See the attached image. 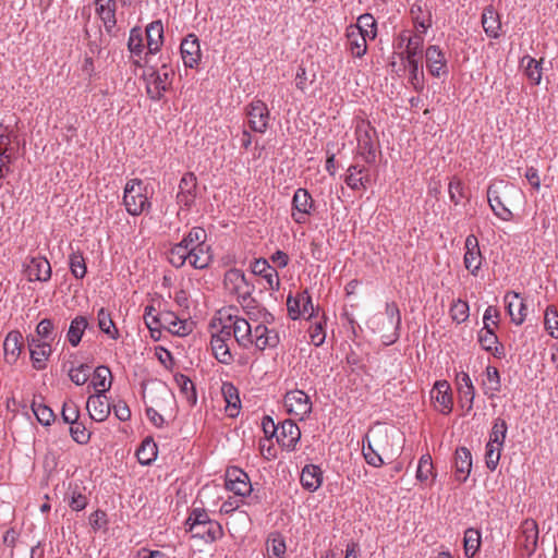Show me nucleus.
<instances>
[{"mask_svg":"<svg viewBox=\"0 0 558 558\" xmlns=\"http://www.w3.org/2000/svg\"><path fill=\"white\" fill-rule=\"evenodd\" d=\"M520 195V190L502 180L492 183L487 189L488 204L493 213L504 221H510L513 218V214L506 202L509 201V197Z\"/></svg>","mask_w":558,"mask_h":558,"instance_id":"f257e3e1","label":"nucleus"},{"mask_svg":"<svg viewBox=\"0 0 558 558\" xmlns=\"http://www.w3.org/2000/svg\"><path fill=\"white\" fill-rule=\"evenodd\" d=\"M123 204L132 216H140L148 211L151 203L147 196V185L141 179H131L124 186Z\"/></svg>","mask_w":558,"mask_h":558,"instance_id":"f03ea898","label":"nucleus"},{"mask_svg":"<svg viewBox=\"0 0 558 558\" xmlns=\"http://www.w3.org/2000/svg\"><path fill=\"white\" fill-rule=\"evenodd\" d=\"M173 75V70L166 63H162L160 69H153L146 87L148 97L151 100L159 101L168 90Z\"/></svg>","mask_w":558,"mask_h":558,"instance_id":"7ed1b4c3","label":"nucleus"},{"mask_svg":"<svg viewBox=\"0 0 558 558\" xmlns=\"http://www.w3.org/2000/svg\"><path fill=\"white\" fill-rule=\"evenodd\" d=\"M315 202L306 189L299 187L292 198L291 217L298 225H305L308 217L315 210Z\"/></svg>","mask_w":558,"mask_h":558,"instance_id":"20e7f679","label":"nucleus"},{"mask_svg":"<svg viewBox=\"0 0 558 558\" xmlns=\"http://www.w3.org/2000/svg\"><path fill=\"white\" fill-rule=\"evenodd\" d=\"M284 407L288 413L299 416L303 420L312 412V402L310 397L303 390H291L284 396Z\"/></svg>","mask_w":558,"mask_h":558,"instance_id":"39448f33","label":"nucleus"},{"mask_svg":"<svg viewBox=\"0 0 558 558\" xmlns=\"http://www.w3.org/2000/svg\"><path fill=\"white\" fill-rule=\"evenodd\" d=\"M376 131L369 123L356 128L357 147L365 162L374 163L376 161V148L374 136Z\"/></svg>","mask_w":558,"mask_h":558,"instance_id":"423d86ee","label":"nucleus"},{"mask_svg":"<svg viewBox=\"0 0 558 558\" xmlns=\"http://www.w3.org/2000/svg\"><path fill=\"white\" fill-rule=\"evenodd\" d=\"M246 114L248 117V125L252 131L257 133H265L269 124V110L266 104L262 100H253L246 107Z\"/></svg>","mask_w":558,"mask_h":558,"instance_id":"0eeeda50","label":"nucleus"},{"mask_svg":"<svg viewBox=\"0 0 558 558\" xmlns=\"http://www.w3.org/2000/svg\"><path fill=\"white\" fill-rule=\"evenodd\" d=\"M226 488L241 497L248 496L253 490L248 475L236 466L227 470Z\"/></svg>","mask_w":558,"mask_h":558,"instance_id":"6e6552de","label":"nucleus"},{"mask_svg":"<svg viewBox=\"0 0 558 558\" xmlns=\"http://www.w3.org/2000/svg\"><path fill=\"white\" fill-rule=\"evenodd\" d=\"M301 439V430L292 420H284L279 424L277 442L287 451H294Z\"/></svg>","mask_w":558,"mask_h":558,"instance_id":"1a4fd4ad","label":"nucleus"},{"mask_svg":"<svg viewBox=\"0 0 558 558\" xmlns=\"http://www.w3.org/2000/svg\"><path fill=\"white\" fill-rule=\"evenodd\" d=\"M251 270L253 276H259L266 281L265 289L277 291L280 287L279 275L277 270L271 267L267 259L258 258L252 262Z\"/></svg>","mask_w":558,"mask_h":558,"instance_id":"9d476101","label":"nucleus"},{"mask_svg":"<svg viewBox=\"0 0 558 558\" xmlns=\"http://www.w3.org/2000/svg\"><path fill=\"white\" fill-rule=\"evenodd\" d=\"M181 57L186 68H196L202 57L199 40L195 34H189L180 46Z\"/></svg>","mask_w":558,"mask_h":558,"instance_id":"9b49d317","label":"nucleus"},{"mask_svg":"<svg viewBox=\"0 0 558 558\" xmlns=\"http://www.w3.org/2000/svg\"><path fill=\"white\" fill-rule=\"evenodd\" d=\"M538 525L535 520L526 519L521 524L520 545L527 557H531L537 547Z\"/></svg>","mask_w":558,"mask_h":558,"instance_id":"f8f14e48","label":"nucleus"},{"mask_svg":"<svg viewBox=\"0 0 558 558\" xmlns=\"http://www.w3.org/2000/svg\"><path fill=\"white\" fill-rule=\"evenodd\" d=\"M430 398L436 403V409L447 415L452 411V396L450 393V386L446 380L436 381L430 391Z\"/></svg>","mask_w":558,"mask_h":558,"instance_id":"ddd939ff","label":"nucleus"},{"mask_svg":"<svg viewBox=\"0 0 558 558\" xmlns=\"http://www.w3.org/2000/svg\"><path fill=\"white\" fill-rule=\"evenodd\" d=\"M252 331L253 344L259 351H264L266 348H276L280 342L279 333L264 324H258Z\"/></svg>","mask_w":558,"mask_h":558,"instance_id":"4468645a","label":"nucleus"},{"mask_svg":"<svg viewBox=\"0 0 558 558\" xmlns=\"http://www.w3.org/2000/svg\"><path fill=\"white\" fill-rule=\"evenodd\" d=\"M86 409L92 420L104 422L111 412V405L107 401L106 395L95 393L88 397Z\"/></svg>","mask_w":558,"mask_h":558,"instance_id":"2eb2a0df","label":"nucleus"},{"mask_svg":"<svg viewBox=\"0 0 558 558\" xmlns=\"http://www.w3.org/2000/svg\"><path fill=\"white\" fill-rule=\"evenodd\" d=\"M96 13L104 23L105 31L108 35L113 36V28L117 25V2L116 0H96Z\"/></svg>","mask_w":558,"mask_h":558,"instance_id":"dca6fc26","label":"nucleus"},{"mask_svg":"<svg viewBox=\"0 0 558 558\" xmlns=\"http://www.w3.org/2000/svg\"><path fill=\"white\" fill-rule=\"evenodd\" d=\"M26 275L29 281L46 282L51 278V266L46 257H32L26 266Z\"/></svg>","mask_w":558,"mask_h":558,"instance_id":"f3484780","label":"nucleus"},{"mask_svg":"<svg viewBox=\"0 0 558 558\" xmlns=\"http://www.w3.org/2000/svg\"><path fill=\"white\" fill-rule=\"evenodd\" d=\"M228 320L231 323L233 337L238 344L244 349L250 348L253 344V331L248 322L238 316L233 318L231 315Z\"/></svg>","mask_w":558,"mask_h":558,"instance_id":"a211bd4d","label":"nucleus"},{"mask_svg":"<svg viewBox=\"0 0 558 558\" xmlns=\"http://www.w3.org/2000/svg\"><path fill=\"white\" fill-rule=\"evenodd\" d=\"M23 349V336L19 330L10 331L3 342L4 360L13 365L19 360Z\"/></svg>","mask_w":558,"mask_h":558,"instance_id":"6ab92c4d","label":"nucleus"},{"mask_svg":"<svg viewBox=\"0 0 558 558\" xmlns=\"http://www.w3.org/2000/svg\"><path fill=\"white\" fill-rule=\"evenodd\" d=\"M505 303L511 322L515 325L523 324L526 316V306L520 294L517 292H508L505 295Z\"/></svg>","mask_w":558,"mask_h":558,"instance_id":"aec40b11","label":"nucleus"},{"mask_svg":"<svg viewBox=\"0 0 558 558\" xmlns=\"http://www.w3.org/2000/svg\"><path fill=\"white\" fill-rule=\"evenodd\" d=\"M456 480L464 483L472 469V454L466 447H459L454 453Z\"/></svg>","mask_w":558,"mask_h":558,"instance_id":"412c9836","label":"nucleus"},{"mask_svg":"<svg viewBox=\"0 0 558 558\" xmlns=\"http://www.w3.org/2000/svg\"><path fill=\"white\" fill-rule=\"evenodd\" d=\"M193 537L203 539L205 543H214L223 536V530L219 522H207V524L187 529Z\"/></svg>","mask_w":558,"mask_h":558,"instance_id":"4be33fe9","label":"nucleus"},{"mask_svg":"<svg viewBox=\"0 0 558 558\" xmlns=\"http://www.w3.org/2000/svg\"><path fill=\"white\" fill-rule=\"evenodd\" d=\"M148 53L156 54L163 44V25L160 20L153 21L146 26Z\"/></svg>","mask_w":558,"mask_h":558,"instance_id":"5701e85b","label":"nucleus"},{"mask_svg":"<svg viewBox=\"0 0 558 558\" xmlns=\"http://www.w3.org/2000/svg\"><path fill=\"white\" fill-rule=\"evenodd\" d=\"M482 26L488 37L494 39L499 38L501 22L498 12L493 5L484 8L482 13Z\"/></svg>","mask_w":558,"mask_h":558,"instance_id":"b1692460","label":"nucleus"},{"mask_svg":"<svg viewBox=\"0 0 558 558\" xmlns=\"http://www.w3.org/2000/svg\"><path fill=\"white\" fill-rule=\"evenodd\" d=\"M300 482L304 489L316 492L323 483V471L318 465L306 464L302 469Z\"/></svg>","mask_w":558,"mask_h":558,"instance_id":"393cba45","label":"nucleus"},{"mask_svg":"<svg viewBox=\"0 0 558 558\" xmlns=\"http://www.w3.org/2000/svg\"><path fill=\"white\" fill-rule=\"evenodd\" d=\"M161 327L166 328L169 332L177 336H186L191 332L190 324L186 320H181L172 312L160 313Z\"/></svg>","mask_w":558,"mask_h":558,"instance_id":"a878e982","label":"nucleus"},{"mask_svg":"<svg viewBox=\"0 0 558 558\" xmlns=\"http://www.w3.org/2000/svg\"><path fill=\"white\" fill-rule=\"evenodd\" d=\"M426 65L430 74L435 77L440 76V71L446 69L447 61L439 46L432 45L426 49Z\"/></svg>","mask_w":558,"mask_h":558,"instance_id":"bb28decb","label":"nucleus"},{"mask_svg":"<svg viewBox=\"0 0 558 558\" xmlns=\"http://www.w3.org/2000/svg\"><path fill=\"white\" fill-rule=\"evenodd\" d=\"M386 315L388 317L389 323L393 327V332L390 336H387V340L384 341L385 344L395 343L400 337V328H401V314L400 310L396 302L386 303Z\"/></svg>","mask_w":558,"mask_h":558,"instance_id":"cd10ccee","label":"nucleus"},{"mask_svg":"<svg viewBox=\"0 0 558 558\" xmlns=\"http://www.w3.org/2000/svg\"><path fill=\"white\" fill-rule=\"evenodd\" d=\"M189 262L196 269H204L211 262L210 246L205 244L192 246L190 250Z\"/></svg>","mask_w":558,"mask_h":558,"instance_id":"c85d7f7f","label":"nucleus"},{"mask_svg":"<svg viewBox=\"0 0 558 558\" xmlns=\"http://www.w3.org/2000/svg\"><path fill=\"white\" fill-rule=\"evenodd\" d=\"M111 377V371L108 366H97L94 371L90 386L96 390V393L106 395V392L110 389L111 386V380H107L108 378Z\"/></svg>","mask_w":558,"mask_h":558,"instance_id":"c756f323","label":"nucleus"},{"mask_svg":"<svg viewBox=\"0 0 558 558\" xmlns=\"http://www.w3.org/2000/svg\"><path fill=\"white\" fill-rule=\"evenodd\" d=\"M158 454V447L151 437H146L136 450V457L142 465L151 464Z\"/></svg>","mask_w":558,"mask_h":558,"instance_id":"7c9ffc66","label":"nucleus"},{"mask_svg":"<svg viewBox=\"0 0 558 558\" xmlns=\"http://www.w3.org/2000/svg\"><path fill=\"white\" fill-rule=\"evenodd\" d=\"M221 392L223 395L225 401L227 402V411H229V416H236L241 404L236 387L231 383H223Z\"/></svg>","mask_w":558,"mask_h":558,"instance_id":"2f4dec72","label":"nucleus"},{"mask_svg":"<svg viewBox=\"0 0 558 558\" xmlns=\"http://www.w3.org/2000/svg\"><path fill=\"white\" fill-rule=\"evenodd\" d=\"M87 327L88 322L85 316H76L72 319L66 333V339L72 347H77L80 344Z\"/></svg>","mask_w":558,"mask_h":558,"instance_id":"473e14b6","label":"nucleus"},{"mask_svg":"<svg viewBox=\"0 0 558 558\" xmlns=\"http://www.w3.org/2000/svg\"><path fill=\"white\" fill-rule=\"evenodd\" d=\"M481 532L477 529L469 527L464 531L463 548L468 558H473L481 547Z\"/></svg>","mask_w":558,"mask_h":558,"instance_id":"72a5a7b5","label":"nucleus"},{"mask_svg":"<svg viewBox=\"0 0 558 558\" xmlns=\"http://www.w3.org/2000/svg\"><path fill=\"white\" fill-rule=\"evenodd\" d=\"M542 61L543 59L538 61L531 56H524L521 59L524 73L534 85H538L542 81Z\"/></svg>","mask_w":558,"mask_h":558,"instance_id":"f704fd0d","label":"nucleus"},{"mask_svg":"<svg viewBox=\"0 0 558 558\" xmlns=\"http://www.w3.org/2000/svg\"><path fill=\"white\" fill-rule=\"evenodd\" d=\"M174 381L180 388L181 395L186 399L190 405H195L197 395L193 381L184 374H175Z\"/></svg>","mask_w":558,"mask_h":558,"instance_id":"c9c22d12","label":"nucleus"},{"mask_svg":"<svg viewBox=\"0 0 558 558\" xmlns=\"http://www.w3.org/2000/svg\"><path fill=\"white\" fill-rule=\"evenodd\" d=\"M349 50L352 56L356 58H362L367 50L366 44V35L362 33H356L355 31L350 29L347 34Z\"/></svg>","mask_w":558,"mask_h":558,"instance_id":"e433bc0d","label":"nucleus"},{"mask_svg":"<svg viewBox=\"0 0 558 558\" xmlns=\"http://www.w3.org/2000/svg\"><path fill=\"white\" fill-rule=\"evenodd\" d=\"M423 45L424 38L422 34H415L408 38L405 47V60L407 61H421L423 58Z\"/></svg>","mask_w":558,"mask_h":558,"instance_id":"4c0bfd02","label":"nucleus"},{"mask_svg":"<svg viewBox=\"0 0 558 558\" xmlns=\"http://www.w3.org/2000/svg\"><path fill=\"white\" fill-rule=\"evenodd\" d=\"M210 345L215 357L222 364H231L233 355L231 354L228 343L219 337H211Z\"/></svg>","mask_w":558,"mask_h":558,"instance_id":"58836bf2","label":"nucleus"},{"mask_svg":"<svg viewBox=\"0 0 558 558\" xmlns=\"http://www.w3.org/2000/svg\"><path fill=\"white\" fill-rule=\"evenodd\" d=\"M97 320L99 329L111 339L117 340L120 337L119 330L116 327L110 313L104 307L98 311Z\"/></svg>","mask_w":558,"mask_h":558,"instance_id":"ea45409f","label":"nucleus"},{"mask_svg":"<svg viewBox=\"0 0 558 558\" xmlns=\"http://www.w3.org/2000/svg\"><path fill=\"white\" fill-rule=\"evenodd\" d=\"M508 432V425L507 422L501 418L497 417L494 421L490 434H489V441L490 444H497L499 447H504L506 437Z\"/></svg>","mask_w":558,"mask_h":558,"instance_id":"a19ab883","label":"nucleus"},{"mask_svg":"<svg viewBox=\"0 0 558 558\" xmlns=\"http://www.w3.org/2000/svg\"><path fill=\"white\" fill-rule=\"evenodd\" d=\"M69 266H70L71 274L76 279H83L85 277L87 267H86V263H85L83 253L73 252L69 257Z\"/></svg>","mask_w":558,"mask_h":558,"instance_id":"79ce46f5","label":"nucleus"},{"mask_svg":"<svg viewBox=\"0 0 558 558\" xmlns=\"http://www.w3.org/2000/svg\"><path fill=\"white\" fill-rule=\"evenodd\" d=\"M350 29L365 34L366 36H369L371 33L374 38L376 36V21L372 14L365 13L359 16L356 26H351Z\"/></svg>","mask_w":558,"mask_h":558,"instance_id":"37998d69","label":"nucleus"},{"mask_svg":"<svg viewBox=\"0 0 558 558\" xmlns=\"http://www.w3.org/2000/svg\"><path fill=\"white\" fill-rule=\"evenodd\" d=\"M32 410L40 424L48 426L54 421L53 411L46 404L37 402L35 399L32 402Z\"/></svg>","mask_w":558,"mask_h":558,"instance_id":"c03bdc74","label":"nucleus"},{"mask_svg":"<svg viewBox=\"0 0 558 558\" xmlns=\"http://www.w3.org/2000/svg\"><path fill=\"white\" fill-rule=\"evenodd\" d=\"M190 255V250L178 243L170 250L168 259L172 266L180 268L189 260Z\"/></svg>","mask_w":558,"mask_h":558,"instance_id":"a18cd8bd","label":"nucleus"},{"mask_svg":"<svg viewBox=\"0 0 558 558\" xmlns=\"http://www.w3.org/2000/svg\"><path fill=\"white\" fill-rule=\"evenodd\" d=\"M144 48L142 29L141 27L135 26L130 31L128 49L132 54L140 57L143 53Z\"/></svg>","mask_w":558,"mask_h":558,"instance_id":"49530a36","label":"nucleus"},{"mask_svg":"<svg viewBox=\"0 0 558 558\" xmlns=\"http://www.w3.org/2000/svg\"><path fill=\"white\" fill-rule=\"evenodd\" d=\"M206 231L201 227H194L180 242L185 248L191 250L192 246L205 244Z\"/></svg>","mask_w":558,"mask_h":558,"instance_id":"de8ad7c7","label":"nucleus"},{"mask_svg":"<svg viewBox=\"0 0 558 558\" xmlns=\"http://www.w3.org/2000/svg\"><path fill=\"white\" fill-rule=\"evenodd\" d=\"M88 504V498L81 490V487L75 484L71 487L69 493V506L74 511H81L86 508Z\"/></svg>","mask_w":558,"mask_h":558,"instance_id":"09e8293b","label":"nucleus"},{"mask_svg":"<svg viewBox=\"0 0 558 558\" xmlns=\"http://www.w3.org/2000/svg\"><path fill=\"white\" fill-rule=\"evenodd\" d=\"M51 352L52 350L50 343H48V347H44L40 349L34 348V350H32L31 352L33 367L37 371L45 369L47 366L46 362L48 357L51 355Z\"/></svg>","mask_w":558,"mask_h":558,"instance_id":"8fccbe9b","label":"nucleus"},{"mask_svg":"<svg viewBox=\"0 0 558 558\" xmlns=\"http://www.w3.org/2000/svg\"><path fill=\"white\" fill-rule=\"evenodd\" d=\"M544 324L547 332L558 339V312L554 305H548L545 311Z\"/></svg>","mask_w":558,"mask_h":558,"instance_id":"3c124183","label":"nucleus"},{"mask_svg":"<svg viewBox=\"0 0 558 558\" xmlns=\"http://www.w3.org/2000/svg\"><path fill=\"white\" fill-rule=\"evenodd\" d=\"M365 441H367V446L363 445V449H362V452H363V457L365 459V461L374 466V468H379L381 465H384V459L381 458V456L373 448V445L372 442L369 441L368 439V436H365L364 440H363V444H365Z\"/></svg>","mask_w":558,"mask_h":558,"instance_id":"603ef678","label":"nucleus"},{"mask_svg":"<svg viewBox=\"0 0 558 558\" xmlns=\"http://www.w3.org/2000/svg\"><path fill=\"white\" fill-rule=\"evenodd\" d=\"M207 522H217L216 520H211L207 513V511L203 508H194L189 518L185 521V525L187 529H192L193 526L207 524Z\"/></svg>","mask_w":558,"mask_h":558,"instance_id":"864d4df0","label":"nucleus"},{"mask_svg":"<svg viewBox=\"0 0 558 558\" xmlns=\"http://www.w3.org/2000/svg\"><path fill=\"white\" fill-rule=\"evenodd\" d=\"M482 260L483 256L481 251H470L464 254V266L473 276H477Z\"/></svg>","mask_w":558,"mask_h":558,"instance_id":"5fc2aeb1","label":"nucleus"},{"mask_svg":"<svg viewBox=\"0 0 558 558\" xmlns=\"http://www.w3.org/2000/svg\"><path fill=\"white\" fill-rule=\"evenodd\" d=\"M433 461L429 454L421 457L416 471V478L420 482H427L429 476L433 475Z\"/></svg>","mask_w":558,"mask_h":558,"instance_id":"6e6d98bb","label":"nucleus"},{"mask_svg":"<svg viewBox=\"0 0 558 558\" xmlns=\"http://www.w3.org/2000/svg\"><path fill=\"white\" fill-rule=\"evenodd\" d=\"M451 318L461 324L469 318V304L466 301L458 300L450 307Z\"/></svg>","mask_w":558,"mask_h":558,"instance_id":"4d7b16f0","label":"nucleus"},{"mask_svg":"<svg viewBox=\"0 0 558 558\" xmlns=\"http://www.w3.org/2000/svg\"><path fill=\"white\" fill-rule=\"evenodd\" d=\"M70 425V435L74 441L80 445H85L89 441L90 433L87 432L82 422L76 421Z\"/></svg>","mask_w":558,"mask_h":558,"instance_id":"13d9d810","label":"nucleus"},{"mask_svg":"<svg viewBox=\"0 0 558 558\" xmlns=\"http://www.w3.org/2000/svg\"><path fill=\"white\" fill-rule=\"evenodd\" d=\"M477 340L485 351H488L494 344L498 343V337L494 329H488V323H485L483 329L480 330Z\"/></svg>","mask_w":558,"mask_h":558,"instance_id":"bf43d9fd","label":"nucleus"},{"mask_svg":"<svg viewBox=\"0 0 558 558\" xmlns=\"http://www.w3.org/2000/svg\"><path fill=\"white\" fill-rule=\"evenodd\" d=\"M449 196H450V199L451 202H453L456 205L460 204V201L464 197H466L465 195V187H464V184L463 182L457 178V177H453L450 182H449Z\"/></svg>","mask_w":558,"mask_h":558,"instance_id":"052dcab7","label":"nucleus"},{"mask_svg":"<svg viewBox=\"0 0 558 558\" xmlns=\"http://www.w3.org/2000/svg\"><path fill=\"white\" fill-rule=\"evenodd\" d=\"M286 542L282 537H274L267 542V551L270 558H282L286 554Z\"/></svg>","mask_w":558,"mask_h":558,"instance_id":"680f3d73","label":"nucleus"},{"mask_svg":"<svg viewBox=\"0 0 558 558\" xmlns=\"http://www.w3.org/2000/svg\"><path fill=\"white\" fill-rule=\"evenodd\" d=\"M410 72L409 81L413 85L414 89L421 92L424 87L423 77L420 78L418 72L421 68V61H407ZM421 76H423V72H421Z\"/></svg>","mask_w":558,"mask_h":558,"instance_id":"e2e57ef3","label":"nucleus"},{"mask_svg":"<svg viewBox=\"0 0 558 558\" xmlns=\"http://www.w3.org/2000/svg\"><path fill=\"white\" fill-rule=\"evenodd\" d=\"M502 447L495 449L494 445L488 442L486 445L485 463L488 470L495 471L500 460V451Z\"/></svg>","mask_w":558,"mask_h":558,"instance_id":"0e129e2a","label":"nucleus"},{"mask_svg":"<svg viewBox=\"0 0 558 558\" xmlns=\"http://www.w3.org/2000/svg\"><path fill=\"white\" fill-rule=\"evenodd\" d=\"M61 416L64 423L72 424L78 421L80 410L78 407L71 400L65 401L62 407Z\"/></svg>","mask_w":558,"mask_h":558,"instance_id":"69168bd1","label":"nucleus"},{"mask_svg":"<svg viewBox=\"0 0 558 558\" xmlns=\"http://www.w3.org/2000/svg\"><path fill=\"white\" fill-rule=\"evenodd\" d=\"M459 392V402L466 412H470L473 409V402L475 398V388L473 385H469V387H464V389H458Z\"/></svg>","mask_w":558,"mask_h":558,"instance_id":"338daca9","label":"nucleus"},{"mask_svg":"<svg viewBox=\"0 0 558 558\" xmlns=\"http://www.w3.org/2000/svg\"><path fill=\"white\" fill-rule=\"evenodd\" d=\"M197 179L193 172H186L179 183V192L185 194H196Z\"/></svg>","mask_w":558,"mask_h":558,"instance_id":"774afa93","label":"nucleus"}]
</instances>
